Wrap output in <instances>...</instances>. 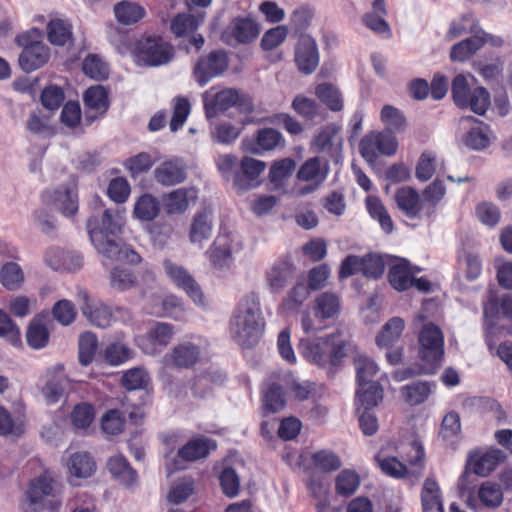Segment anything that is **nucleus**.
<instances>
[{
	"label": "nucleus",
	"instance_id": "f257e3e1",
	"mask_svg": "<svg viewBox=\"0 0 512 512\" xmlns=\"http://www.w3.org/2000/svg\"><path fill=\"white\" fill-rule=\"evenodd\" d=\"M124 224L125 211L120 208L106 209L101 219L92 216L87 222L90 240L97 252L102 255L105 265L109 262L135 265L141 261L135 250L118 240Z\"/></svg>",
	"mask_w": 512,
	"mask_h": 512
},
{
	"label": "nucleus",
	"instance_id": "774afa93",
	"mask_svg": "<svg viewBox=\"0 0 512 512\" xmlns=\"http://www.w3.org/2000/svg\"><path fill=\"white\" fill-rule=\"evenodd\" d=\"M309 289L303 282L296 283L283 299V307L287 310L298 309L308 298Z\"/></svg>",
	"mask_w": 512,
	"mask_h": 512
},
{
	"label": "nucleus",
	"instance_id": "2f4dec72",
	"mask_svg": "<svg viewBox=\"0 0 512 512\" xmlns=\"http://www.w3.org/2000/svg\"><path fill=\"white\" fill-rule=\"evenodd\" d=\"M107 469L117 481L126 487H132L137 483L136 471L130 466L126 458L120 454L108 459Z\"/></svg>",
	"mask_w": 512,
	"mask_h": 512
},
{
	"label": "nucleus",
	"instance_id": "864d4df0",
	"mask_svg": "<svg viewBox=\"0 0 512 512\" xmlns=\"http://www.w3.org/2000/svg\"><path fill=\"white\" fill-rule=\"evenodd\" d=\"M199 26L198 19L188 13L175 16L170 24V29L176 37H184L193 34Z\"/></svg>",
	"mask_w": 512,
	"mask_h": 512
},
{
	"label": "nucleus",
	"instance_id": "13d9d810",
	"mask_svg": "<svg viewBox=\"0 0 512 512\" xmlns=\"http://www.w3.org/2000/svg\"><path fill=\"white\" fill-rule=\"evenodd\" d=\"M264 408L268 412H279L285 406V399L282 388L277 383H271L264 391Z\"/></svg>",
	"mask_w": 512,
	"mask_h": 512
},
{
	"label": "nucleus",
	"instance_id": "a19ab883",
	"mask_svg": "<svg viewBox=\"0 0 512 512\" xmlns=\"http://www.w3.org/2000/svg\"><path fill=\"white\" fill-rule=\"evenodd\" d=\"M25 282V274L16 262H7L0 269V283L10 291L19 290Z\"/></svg>",
	"mask_w": 512,
	"mask_h": 512
},
{
	"label": "nucleus",
	"instance_id": "aec40b11",
	"mask_svg": "<svg viewBox=\"0 0 512 512\" xmlns=\"http://www.w3.org/2000/svg\"><path fill=\"white\" fill-rule=\"evenodd\" d=\"M503 502V492L497 483L486 481L477 491V499L469 497L467 505L475 512H482V507L496 509Z\"/></svg>",
	"mask_w": 512,
	"mask_h": 512
},
{
	"label": "nucleus",
	"instance_id": "c9c22d12",
	"mask_svg": "<svg viewBox=\"0 0 512 512\" xmlns=\"http://www.w3.org/2000/svg\"><path fill=\"white\" fill-rule=\"evenodd\" d=\"M226 34L232 36L237 43H249L259 34L257 24L248 18L234 19L227 28Z\"/></svg>",
	"mask_w": 512,
	"mask_h": 512
},
{
	"label": "nucleus",
	"instance_id": "f704fd0d",
	"mask_svg": "<svg viewBox=\"0 0 512 512\" xmlns=\"http://www.w3.org/2000/svg\"><path fill=\"white\" fill-rule=\"evenodd\" d=\"M69 474L75 478L86 479L96 471V462L88 452H76L67 461Z\"/></svg>",
	"mask_w": 512,
	"mask_h": 512
},
{
	"label": "nucleus",
	"instance_id": "79ce46f5",
	"mask_svg": "<svg viewBox=\"0 0 512 512\" xmlns=\"http://www.w3.org/2000/svg\"><path fill=\"white\" fill-rule=\"evenodd\" d=\"M47 37L52 45L65 46L72 42L71 25L63 19H52L47 24Z\"/></svg>",
	"mask_w": 512,
	"mask_h": 512
},
{
	"label": "nucleus",
	"instance_id": "5701e85b",
	"mask_svg": "<svg viewBox=\"0 0 512 512\" xmlns=\"http://www.w3.org/2000/svg\"><path fill=\"white\" fill-rule=\"evenodd\" d=\"M420 271L419 267L411 266L404 258H393L389 268L388 279L394 289L404 291L412 287L413 276Z\"/></svg>",
	"mask_w": 512,
	"mask_h": 512
},
{
	"label": "nucleus",
	"instance_id": "a18cd8bd",
	"mask_svg": "<svg viewBox=\"0 0 512 512\" xmlns=\"http://www.w3.org/2000/svg\"><path fill=\"white\" fill-rule=\"evenodd\" d=\"M383 398V390L378 383H363L359 385L357 400L364 410L376 407Z\"/></svg>",
	"mask_w": 512,
	"mask_h": 512
},
{
	"label": "nucleus",
	"instance_id": "de8ad7c7",
	"mask_svg": "<svg viewBox=\"0 0 512 512\" xmlns=\"http://www.w3.org/2000/svg\"><path fill=\"white\" fill-rule=\"evenodd\" d=\"M382 123L385 126L384 131L394 133H400L404 131L406 127V119L403 113L392 105H385L380 114Z\"/></svg>",
	"mask_w": 512,
	"mask_h": 512
},
{
	"label": "nucleus",
	"instance_id": "cd10ccee",
	"mask_svg": "<svg viewBox=\"0 0 512 512\" xmlns=\"http://www.w3.org/2000/svg\"><path fill=\"white\" fill-rule=\"evenodd\" d=\"M152 305L149 313L155 316H167L176 320L183 319L184 308L181 299L174 295H167L164 298L160 296L152 297Z\"/></svg>",
	"mask_w": 512,
	"mask_h": 512
},
{
	"label": "nucleus",
	"instance_id": "6e6552de",
	"mask_svg": "<svg viewBox=\"0 0 512 512\" xmlns=\"http://www.w3.org/2000/svg\"><path fill=\"white\" fill-rule=\"evenodd\" d=\"M340 299L332 292L319 294L313 303L314 318L309 313H304L301 319V326L305 334L311 335L322 330L324 327L317 322L333 319L340 312Z\"/></svg>",
	"mask_w": 512,
	"mask_h": 512
},
{
	"label": "nucleus",
	"instance_id": "bb28decb",
	"mask_svg": "<svg viewBox=\"0 0 512 512\" xmlns=\"http://www.w3.org/2000/svg\"><path fill=\"white\" fill-rule=\"evenodd\" d=\"M213 232L211 215L206 212H198L192 218L189 229V240L199 248L203 247L205 241L209 240Z\"/></svg>",
	"mask_w": 512,
	"mask_h": 512
},
{
	"label": "nucleus",
	"instance_id": "ea45409f",
	"mask_svg": "<svg viewBox=\"0 0 512 512\" xmlns=\"http://www.w3.org/2000/svg\"><path fill=\"white\" fill-rule=\"evenodd\" d=\"M375 461L381 471L392 478L404 479L411 477L409 468L403 464L397 457L385 456L383 450L375 455Z\"/></svg>",
	"mask_w": 512,
	"mask_h": 512
},
{
	"label": "nucleus",
	"instance_id": "4be33fe9",
	"mask_svg": "<svg viewBox=\"0 0 512 512\" xmlns=\"http://www.w3.org/2000/svg\"><path fill=\"white\" fill-rule=\"evenodd\" d=\"M154 179L163 186H173L185 181L186 166L179 158H172L159 164L153 171Z\"/></svg>",
	"mask_w": 512,
	"mask_h": 512
},
{
	"label": "nucleus",
	"instance_id": "7ed1b4c3",
	"mask_svg": "<svg viewBox=\"0 0 512 512\" xmlns=\"http://www.w3.org/2000/svg\"><path fill=\"white\" fill-rule=\"evenodd\" d=\"M451 95L457 107L470 109L478 115H484L490 106L489 92L482 86H476L471 75H457L452 81Z\"/></svg>",
	"mask_w": 512,
	"mask_h": 512
},
{
	"label": "nucleus",
	"instance_id": "58836bf2",
	"mask_svg": "<svg viewBox=\"0 0 512 512\" xmlns=\"http://www.w3.org/2000/svg\"><path fill=\"white\" fill-rule=\"evenodd\" d=\"M405 328V322L400 317H393L385 323L381 331L376 336V344L378 347L390 348L401 337Z\"/></svg>",
	"mask_w": 512,
	"mask_h": 512
},
{
	"label": "nucleus",
	"instance_id": "72a5a7b5",
	"mask_svg": "<svg viewBox=\"0 0 512 512\" xmlns=\"http://www.w3.org/2000/svg\"><path fill=\"white\" fill-rule=\"evenodd\" d=\"M293 277V266L287 260L276 261L266 273V281L273 292L281 291Z\"/></svg>",
	"mask_w": 512,
	"mask_h": 512
},
{
	"label": "nucleus",
	"instance_id": "49530a36",
	"mask_svg": "<svg viewBox=\"0 0 512 512\" xmlns=\"http://www.w3.org/2000/svg\"><path fill=\"white\" fill-rule=\"evenodd\" d=\"M485 41L486 40L479 35L467 38L452 47L450 57L453 61H465L478 51Z\"/></svg>",
	"mask_w": 512,
	"mask_h": 512
},
{
	"label": "nucleus",
	"instance_id": "4468645a",
	"mask_svg": "<svg viewBox=\"0 0 512 512\" xmlns=\"http://www.w3.org/2000/svg\"><path fill=\"white\" fill-rule=\"evenodd\" d=\"M237 104L243 105L247 110H252L251 103L246 102L235 89L227 88L215 94H211L210 91L204 93V106L207 117H213L219 111H225Z\"/></svg>",
	"mask_w": 512,
	"mask_h": 512
},
{
	"label": "nucleus",
	"instance_id": "ddd939ff",
	"mask_svg": "<svg viewBox=\"0 0 512 512\" xmlns=\"http://www.w3.org/2000/svg\"><path fill=\"white\" fill-rule=\"evenodd\" d=\"M163 266L168 277L178 288L184 290L196 305H204L201 287L184 267L170 260H165Z\"/></svg>",
	"mask_w": 512,
	"mask_h": 512
},
{
	"label": "nucleus",
	"instance_id": "dca6fc26",
	"mask_svg": "<svg viewBox=\"0 0 512 512\" xmlns=\"http://www.w3.org/2000/svg\"><path fill=\"white\" fill-rule=\"evenodd\" d=\"M333 338L334 335L322 338H301L298 348L308 362L325 367L329 362V340Z\"/></svg>",
	"mask_w": 512,
	"mask_h": 512
},
{
	"label": "nucleus",
	"instance_id": "052dcab7",
	"mask_svg": "<svg viewBox=\"0 0 512 512\" xmlns=\"http://www.w3.org/2000/svg\"><path fill=\"white\" fill-rule=\"evenodd\" d=\"M404 397L411 405L423 403L431 393L429 382H414L402 388Z\"/></svg>",
	"mask_w": 512,
	"mask_h": 512
},
{
	"label": "nucleus",
	"instance_id": "69168bd1",
	"mask_svg": "<svg viewBox=\"0 0 512 512\" xmlns=\"http://www.w3.org/2000/svg\"><path fill=\"white\" fill-rule=\"evenodd\" d=\"M219 482L225 496L234 498L239 494L240 479L233 468L225 467L219 475Z\"/></svg>",
	"mask_w": 512,
	"mask_h": 512
},
{
	"label": "nucleus",
	"instance_id": "412c9836",
	"mask_svg": "<svg viewBox=\"0 0 512 512\" xmlns=\"http://www.w3.org/2000/svg\"><path fill=\"white\" fill-rule=\"evenodd\" d=\"M44 201L53 205L65 216H72L78 211L77 194L74 184L65 185L54 191H45Z\"/></svg>",
	"mask_w": 512,
	"mask_h": 512
},
{
	"label": "nucleus",
	"instance_id": "f8f14e48",
	"mask_svg": "<svg viewBox=\"0 0 512 512\" xmlns=\"http://www.w3.org/2000/svg\"><path fill=\"white\" fill-rule=\"evenodd\" d=\"M77 300L83 316L94 326L107 328L110 326L113 314L109 306L101 301L92 299L87 291L79 290Z\"/></svg>",
	"mask_w": 512,
	"mask_h": 512
},
{
	"label": "nucleus",
	"instance_id": "3c124183",
	"mask_svg": "<svg viewBox=\"0 0 512 512\" xmlns=\"http://www.w3.org/2000/svg\"><path fill=\"white\" fill-rule=\"evenodd\" d=\"M360 486L359 475L350 469L342 470L335 479L337 494L348 497L356 492Z\"/></svg>",
	"mask_w": 512,
	"mask_h": 512
},
{
	"label": "nucleus",
	"instance_id": "1a4fd4ad",
	"mask_svg": "<svg viewBox=\"0 0 512 512\" xmlns=\"http://www.w3.org/2000/svg\"><path fill=\"white\" fill-rule=\"evenodd\" d=\"M173 47L160 37H146L137 44L136 61L144 66H161L171 61Z\"/></svg>",
	"mask_w": 512,
	"mask_h": 512
},
{
	"label": "nucleus",
	"instance_id": "f03ea898",
	"mask_svg": "<svg viewBox=\"0 0 512 512\" xmlns=\"http://www.w3.org/2000/svg\"><path fill=\"white\" fill-rule=\"evenodd\" d=\"M264 325L259 295L250 292L240 300L231 320V336L243 348H250L260 340Z\"/></svg>",
	"mask_w": 512,
	"mask_h": 512
},
{
	"label": "nucleus",
	"instance_id": "39448f33",
	"mask_svg": "<svg viewBox=\"0 0 512 512\" xmlns=\"http://www.w3.org/2000/svg\"><path fill=\"white\" fill-rule=\"evenodd\" d=\"M40 31L32 29L18 35L15 39L23 50L19 55V65L26 72L35 71L44 66L50 59V49L39 41Z\"/></svg>",
	"mask_w": 512,
	"mask_h": 512
},
{
	"label": "nucleus",
	"instance_id": "4d7b16f0",
	"mask_svg": "<svg viewBox=\"0 0 512 512\" xmlns=\"http://www.w3.org/2000/svg\"><path fill=\"white\" fill-rule=\"evenodd\" d=\"M321 102L326 104L333 111H340L343 107L341 94L337 88L331 84H320L315 91Z\"/></svg>",
	"mask_w": 512,
	"mask_h": 512
},
{
	"label": "nucleus",
	"instance_id": "6ab92c4d",
	"mask_svg": "<svg viewBox=\"0 0 512 512\" xmlns=\"http://www.w3.org/2000/svg\"><path fill=\"white\" fill-rule=\"evenodd\" d=\"M295 61L304 74H311L319 63L315 40L309 35H301L295 48Z\"/></svg>",
	"mask_w": 512,
	"mask_h": 512
},
{
	"label": "nucleus",
	"instance_id": "423d86ee",
	"mask_svg": "<svg viewBox=\"0 0 512 512\" xmlns=\"http://www.w3.org/2000/svg\"><path fill=\"white\" fill-rule=\"evenodd\" d=\"M419 356L424 362L423 372L433 374L441 365L444 356V337L436 325L426 324L419 332Z\"/></svg>",
	"mask_w": 512,
	"mask_h": 512
},
{
	"label": "nucleus",
	"instance_id": "8fccbe9b",
	"mask_svg": "<svg viewBox=\"0 0 512 512\" xmlns=\"http://www.w3.org/2000/svg\"><path fill=\"white\" fill-rule=\"evenodd\" d=\"M366 208L370 216L376 219L382 229L390 233L393 230V222L381 200L375 196L366 198Z\"/></svg>",
	"mask_w": 512,
	"mask_h": 512
},
{
	"label": "nucleus",
	"instance_id": "473e14b6",
	"mask_svg": "<svg viewBox=\"0 0 512 512\" xmlns=\"http://www.w3.org/2000/svg\"><path fill=\"white\" fill-rule=\"evenodd\" d=\"M217 447L216 442L206 438L197 437L190 440L178 451V455L181 459L186 461H196L202 458H206L212 450Z\"/></svg>",
	"mask_w": 512,
	"mask_h": 512
},
{
	"label": "nucleus",
	"instance_id": "37998d69",
	"mask_svg": "<svg viewBox=\"0 0 512 512\" xmlns=\"http://www.w3.org/2000/svg\"><path fill=\"white\" fill-rule=\"evenodd\" d=\"M43 318V315H37L31 321L27 329V343L33 349H41L45 347L49 341V331L43 323Z\"/></svg>",
	"mask_w": 512,
	"mask_h": 512
},
{
	"label": "nucleus",
	"instance_id": "0eeeda50",
	"mask_svg": "<svg viewBox=\"0 0 512 512\" xmlns=\"http://www.w3.org/2000/svg\"><path fill=\"white\" fill-rule=\"evenodd\" d=\"M243 250L242 237L236 233L220 234L205 252L211 266L218 271H228Z\"/></svg>",
	"mask_w": 512,
	"mask_h": 512
},
{
	"label": "nucleus",
	"instance_id": "393cba45",
	"mask_svg": "<svg viewBox=\"0 0 512 512\" xmlns=\"http://www.w3.org/2000/svg\"><path fill=\"white\" fill-rule=\"evenodd\" d=\"M265 168V162L248 156L243 157L240 162L241 172L235 175L234 185L240 190H247L257 186V179L264 172Z\"/></svg>",
	"mask_w": 512,
	"mask_h": 512
},
{
	"label": "nucleus",
	"instance_id": "4c0bfd02",
	"mask_svg": "<svg viewBox=\"0 0 512 512\" xmlns=\"http://www.w3.org/2000/svg\"><path fill=\"white\" fill-rule=\"evenodd\" d=\"M395 200L398 208L410 218L419 216L421 212L420 196L418 192L411 187H403L395 194Z\"/></svg>",
	"mask_w": 512,
	"mask_h": 512
},
{
	"label": "nucleus",
	"instance_id": "c756f323",
	"mask_svg": "<svg viewBox=\"0 0 512 512\" xmlns=\"http://www.w3.org/2000/svg\"><path fill=\"white\" fill-rule=\"evenodd\" d=\"M70 387V381L64 374L63 366L58 365L43 388V395L49 404L57 403Z\"/></svg>",
	"mask_w": 512,
	"mask_h": 512
},
{
	"label": "nucleus",
	"instance_id": "e433bc0d",
	"mask_svg": "<svg viewBox=\"0 0 512 512\" xmlns=\"http://www.w3.org/2000/svg\"><path fill=\"white\" fill-rule=\"evenodd\" d=\"M421 504L423 512H444L439 485L432 478H427L423 484Z\"/></svg>",
	"mask_w": 512,
	"mask_h": 512
},
{
	"label": "nucleus",
	"instance_id": "338daca9",
	"mask_svg": "<svg viewBox=\"0 0 512 512\" xmlns=\"http://www.w3.org/2000/svg\"><path fill=\"white\" fill-rule=\"evenodd\" d=\"M53 318L61 325L68 326L76 318V310L73 303L67 299L57 301L52 307Z\"/></svg>",
	"mask_w": 512,
	"mask_h": 512
},
{
	"label": "nucleus",
	"instance_id": "e2e57ef3",
	"mask_svg": "<svg viewBox=\"0 0 512 512\" xmlns=\"http://www.w3.org/2000/svg\"><path fill=\"white\" fill-rule=\"evenodd\" d=\"M98 346L97 337L92 332L82 333L79 337V361L82 365L92 362Z\"/></svg>",
	"mask_w": 512,
	"mask_h": 512
},
{
	"label": "nucleus",
	"instance_id": "5fc2aeb1",
	"mask_svg": "<svg viewBox=\"0 0 512 512\" xmlns=\"http://www.w3.org/2000/svg\"><path fill=\"white\" fill-rule=\"evenodd\" d=\"M110 285L118 291H126L136 285V277L131 269L117 266L113 268L109 276Z\"/></svg>",
	"mask_w": 512,
	"mask_h": 512
},
{
	"label": "nucleus",
	"instance_id": "9d476101",
	"mask_svg": "<svg viewBox=\"0 0 512 512\" xmlns=\"http://www.w3.org/2000/svg\"><path fill=\"white\" fill-rule=\"evenodd\" d=\"M398 141L389 131L371 132L360 142V153L368 162H374L378 155L392 156L397 152Z\"/></svg>",
	"mask_w": 512,
	"mask_h": 512
},
{
	"label": "nucleus",
	"instance_id": "09e8293b",
	"mask_svg": "<svg viewBox=\"0 0 512 512\" xmlns=\"http://www.w3.org/2000/svg\"><path fill=\"white\" fill-rule=\"evenodd\" d=\"M114 13L120 23L130 25L142 19L145 15V10L136 3L123 1L115 5Z\"/></svg>",
	"mask_w": 512,
	"mask_h": 512
},
{
	"label": "nucleus",
	"instance_id": "0e129e2a",
	"mask_svg": "<svg viewBox=\"0 0 512 512\" xmlns=\"http://www.w3.org/2000/svg\"><path fill=\"white\" fill-rule=\"evenodd\" d=\"M464 144L473 150H482L489 146L490 138L486 131V127L476 125L470 128V130L463 137Z\"/></svg>",
	"mask_w": 512,
	"mask_h": 512
},
{
	"label": "nucleus",
	"instance_id": "7c9ffc66",
	"mask_svg": "<svg viewBox=\"0 0 512 512\" xmlns=\"http://www.w3.org/2000/svg\"><path fill=\"white\" fill-rule=\"evenodd\" d=\"M401 454L410 465L411 477L418 479L425 467V451L422 443L413 438L409 443L402 444Z\"/></svg>",
	"mask_w": 512,
	"mask_h": 512
},
{
	"label": "nucleus",
	"instance_id": "9b49d317",
	"mask_svg": "<svg viewBox=\"0 0 512 512\" xmlns=\"http://www.w3.org/2000/svg\"><path fill=\"white\" fill-rule=\"evenodd\" d=\"M228 55L223 50L211 51L196 62L193 76L200 86L206 85L210 80L222 75L228 68Z\"/></svg>",
	"mask_w": 512,
	"mask_h": 512
},
{
	"label": "nucleus",
	"instance_id": "680f3d73",
	"mask_svg": "<svg viewBox=\"0 0 512 512\" xmlns=\"http://www.w3.org/2000/svg\"><path fill=\"white\" fill-rule=\"evenodd\" d=\"M82 69L87 76L95 80H103L109 73L107 64L95 54H90L84 59Z\"/></svg>",
	"mask_w": 512,
	"mask_h": 512
},
{
	"label": "nucleus",
	"instance_id": "20e7f679",
	"mask_svg": "<svg viewBox=\"0 0 512 512\" xmlns=\"http://www.w3.org/2000/svg\"><path fill=\"white\" fill-rule=\"evenodd\" d=\"M26 496L29 506L36 505L50 512L57 511L62 504L61 486L47 473L30 481Z\"/></svg>",
	"mask_w": 512,
	"mask_h": 512
},
{
	"label": "nucleus",
	"instance_id": "603ef678",
	"mask_svg": "<svg viewBox=\"0 0 512 512\" xmlns=\"http://www.w3.org/2000/svg\"><path fill=\"white\" fill-rule=\"evenodd\" d=\"M354 364L358 385H363V383H375L372 379L377 374L379 368L372 359L366 355L358 354L354 358Z\"/></svg>",
	"mask_w": 512,
	"mask_h": 512
},
{
	"label": "nucleus",
	"instance_id": "6e6d98bb",
	"mask_svg": "<svg viewBox=\"0 0 512 512\" xmlns=\"http://www.w3.org/2000/svg\"><path fill=\"white\" fill-rule=\"evenodd\" d=\"M84 103L89 109L104 113L108 108V97L104 87L97 85L88 88L84 94Z\"/></svg>",
	"mask_w": 512,
	"mask_h": 512
},
{
	"label": "nucleus",
	"instance_id": "bf43d9fd",
	"mask_svg": "<svg viewBox=\"0 0 512 512\" xmlns=\"http://www.w3.org/2000/svg\"><path fill=\"white\" fill-rule=\"evenodd\" d=\"M436 166V155L430 151L423 152L415 168L416 178L422 182L430 180L436 172Z\"/></svg>",
	"mask_w": 512,
	"mask_h": 512
},
{
	"label": "nucleus",
	"instance_id": "a211bd4d",
	"mask_svg": "<svg viewBox=\"0 0 512 512\" xmlns=\"http://www.w3.org/2000/svg\"><path fill=\"white\" fill-rule=\"evenodd\" d=\"M505 459L506 455L500 449L477 450L470 454L468 463L476 475L486 477Z\"/></svg>",
	"mask_w": 512,
	"mask_h": 512
},
{
	"label": "nucleus",
	"instance_id": "2eb2a0df",
	"mask_svg": "<svg viewBox=\"0 0 512 512\" xmlns=\"http://www.w3.org/2000/svg\"><path fill=\"white\" fill-rule=\"evenodd\" d=\"M327 174V165L318 157L306 160L297 171L296 177L308 184L299 190V194L305 195L315 191L325 181Z\"/></svg>",
	"mask_w": 512,
	"mask_h": 512
},
{
	"label": "nucleus",
	"instance_id": "a878e982",
	"mask_svg": "<svg viewBox=\"0 0 512 512\" xmlns=\"http://www.w3.org/2000/svg\"><path fill=\"white\" fill-rule=\"evenodd\" d=\"M196 198L194 188H178L163 196V207L169 215L182 214L188 209L190 201Z\"/></svg>",
	"mask_w": 512,
	"mask_h": 512
},
{
	"label": "nucleus",
	"instance_id": "c85d7f7f",
	"mask_svg": "<svg viewBox=\"0 0 512 512\" xmlns=\"http://www.w3.org/2000/svg\"><path fill=\"white\" fill-rule=\"evenodd\" d=\"M387 10L384 0H374L372 3V11L367 12L362 17L363 24L375 32L376 34L384 37H390L391 29L389 24L385 21Z\"/></svg>",
	"mask_w": 512,
	"mask_h": 512
},
{
	"label": "nucleus",
	"instance_id": "b1692460",
	"mask_svg": "<svg viewBox=\"0 0 512 512\" xmlns=\"http://www.w3.org/2000/svg\"><path fill=\"white\" fill-rule=\"evenodd\" d=\"M201 355L199 346L192 342H182L176 345L172 351L164 356L167 366L177 368H190L197 363Z\"/></svg>",
	"mask_w": 512,
	"mask_h": 512
},
{
	"label": "nucleus",
	"instance_id": "f3484780",
	"mask_svg": "<svg viewBox=\"0 0 512 512\" xmlns=\"http://www.w3.org/2000/svg\"><path fill=\"white\" fill-rule=\"evenodd\" d=\"M173 335L174 329L171 324L158 322L146 337L139 340V347L147 355H156L170 343Z\"/></svg>",
	"mask_w": 512,
	"mask_h": 512
},
{
	"label": "nucleus",
	"instance_id": "c03bdc74",
	"mask_svg": "<svg viewBox=\"0 0 512 512\" xmlns=\"http://www.w3.org/2000/svg\"><path fill=\"white\" fill-rule=\"evenodd\" d=\"M160 211V204L151 194L141 195L134 204V215L142 221L154 220Z\"/></svg>",
	"mask_w": 512,
	"mask_h": 512
}]
</instances>
